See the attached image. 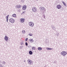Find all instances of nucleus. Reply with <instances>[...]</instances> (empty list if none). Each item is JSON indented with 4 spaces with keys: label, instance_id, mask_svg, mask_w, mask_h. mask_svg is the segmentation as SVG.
<instances>
[{
    "label": "nucleus",
    "instance_id": "obj_30",
    "mask_svg": "<svg viewBox=\"0 0 67 67\" xmlns=\"http://www.w3.org/2000/svg\"><path fill=\"white\" fill-rule=\"evenodd\" d=\"M36 1H38V0H36Z\"/></svg>",
    "mask_w": 67,
    "mask_h": 67
},
{
    "label": "nucleus",
    "instance_id": "obj_17",
    "mask_svg": "<svg viewBox=\"0 0 67 67\" xmlns=\"http://www.w3.org/2000/svg\"><path fill=\"white\" fill-rule=\"evenodd\" d=\"M63 3V4H64V5H65V6H66V3H65L64 2V1H63L62 2Z\"/></svg>",
    "mask_w": 67,
    "mask_h": 67
},
{
    "label": "nucleus",
    "instance_id": "obj_8",
    "mask_svg": "<svg viewBox=\"0 0 67 67\" xmlns=\"http://www.w3.org/2000/svg\"><path fill=\"white\" fill-rule=\"evenodd\" d=\"M27 62L29 64V65H31V63H32V61H31V60H28Z\"/></svg>",
    "mask_w": 67,
    "mask_h": 67
},
{
    "label": "nucleus",
    "instance_id": "obj_27",
    "mask_svg": "<svg viewBox=\"0 0 67 67\" xmlns=\"http://www.w3.org/2000/svg\"><path fill=\"white\" fill-rule=\"evenodd\" d=\"M28 40V38H26L25 39V41H27Z\"/></svg>",
    "mask_w": 67,
    "mask_h": 67
},
{
    "label": "nucleus",
    "instance_id": "obj_26",
    "mask_svg": "<svg viewBox=\"0 0 67 67\" xmlns=\"http://www.w3.org/2000/svg\"><path fill=\"white\" fill-rule=\"evenodd\" d=\"M28 44L26 42H25V45H26V46H27L28 45Z\"/></svg>",
    "mask_w": 67,
    "mask_h": 67
},
{
    "label": "nucleus",
    "instance_id": "obj_21",
    "mask_svg": "<svg viewBox=\"0 0 67 67\" xmlns=\"http://www.w3.org/2000/svg\"><path fill=\"white\" fill-rule=\"evenodd\" d=\"M6 63V62H5V61H3V64H5Z\"/></svg>",
    "mask_w": 67,
    "mask_h": 67
},
{
    "label": "nucleus",
    "instance_id": "obj_25",
    "mask_svg": "<svg viewBox=\"0 0 67 67\" xmlns=\"http://www.w3.org/2000/svg\"><path fill=\"white\" fill-rule=\"evenodd\" d=\"M52 28L53 29H53V28H54V25H52Z\"/></svg>",
    "mask_w": 67,
    "mask_h": 67
},
{
    "label": "nucleus",
    "instance_id": "obj_16",
    "mask_svg": "<svg viewBox=\"0 0 67 67\" xmlns=\"http://www.w3.org/2000/svg\"><path fill=\"white\" fill-rule=\"evenodd\" d=\"M13 17H16V15L15 14H14L13 15Z\"/></svg>",
    "mask_w": 67,
    "mask_h": 67
},
{
    "label": "nucleus",
    "instance_id": "obj_15",
    "mask_svg": "<svg viewBox=\"0 0 67 67\" xmlns=\"http://www.w3.org/2000/svg\"><path fill=\"white\" fill-rule=\"evenodd\" d=\"M38 49L39 51H41V50L42 49V48L41 47H39L38 48Z\"/></svg>",
    "mask_w": 67,
    "mask_h": 67
},
{
    "label": "nucleus",
    "instance_id": "obj_14",
    "mask_svg": "<svg viewBox=\"0 0 67 67\" xmlns=\"http://www.w3.org/2000/svg\"><path fill=\"white\" fill-rule=\"evenodd\" d=\"M29 54L30 55H32V54H33V52H32V51H31L29 52Z\"/></svg>",
    "mask_w": 67,
    "mask_h": 67
},
{
    "label": "nucleus",
    "instance_id": "obj_2",
    "mask_svg": "<svg viewBox=\"0 0 67 67\" xmlns=\"http://www.w3.org/2000/svg\"><path fill=\"white\" fill-rule=\"evenodd\" d=\"M32 8L33 9H32V10L33 12H37V9H36V8L35 7H34Z\"/></svg>",
    "mask_w": 67,
    "mask_h": 67
},
{
    "label": "nucleus",
    "instance_id": "obj_28",
    "mask_svg": "<svg viewBox=\"0 0 67 67\" xmlns=\"http://www.w3.org/2000/svg\"><path fill=\"white\" fill-rule=\"evenodd\" d=\"M25 13V11H24V12L22 13Z\"/></svg>",
    "mask_w": 67,
    "mask_h": 67
},
{
    "label": "nucleus",
    "instance_id": "obj_1",
    "mask_svg": "<svg viewBox=\"0 0 67 67\" xmlns=\"http://www.w3.org/2000/svg\"><path fill=\"white\" fill-rule=\"evenodd\" d=\"M61 54L62 55H63V56H66V54H67V53H66V52L65 51H63L61 53Z\"/></svg>",
    "mask_w": 67,
    "mask_h": 67
},
{
    "label": "nucleus",
    "instance_id": "obj_5",
    "mask_svg": "<svg viewBox=\"0 0 67 67\" xmlns=\"http://www.w3.org/2000/svg\"><path fill=\"white\" fill-rule=\"evenodd\" d=\"M57 9H61V8H62V6H61L59 4L57 5Z\"/></svg>",
    "mask_w": 67,
    "mask_h": 67
},
{
    "label": "nucleus",
    "instance_id": "obj_4",
    "mask_svg": "<svg viewBox=\"0 0 67 67\" xmlns=\"http://www.w3.org/2000/svg\"><path fill=\"white\" fill-rule=\"evenodd\" d=\"M14 19L13 18H11L9 20V22H10L12 23H13L14 22Z\"/></svg>",
    "mask_w": 67,
    "mask_h": 67
},
{
    "label": "nucleus",
    "instance_id": "obj_10",
    "mask_svg": "<svg viewBox=\"0 0 67 67\" xmlns=\"http://www.w3.org/2000/svg\"><path fill=\"white\" fill-rule=\"evenodd\" d=\"M26 5H24L23 7V9L24 10H26Z\"/></svg>",
    "mask_w": 67,
    "mask_h": 67
},
{
    "label": "nucleus",
    "instance_id": "obj_20",
    "mask_svg": "<svg viewBox=\"0 0 67 67\" xmlns=\"http://www.w3.org/2000/svg\"><path fill=\"white\" fill-rule=\"evenodd\" d=\"M33 49L34 50H35V47H33L32 48V49Z\"/></svg>",
    "mask_w": 67,
    "mask_h": 67
},
{
    "label": "nucleus",
    "instance_id": "obj_11",
    "mask_svg": "<svg viewBox=\"0 0 67 67\" xmlns=\"http://www.w3.org/2000/svg\"><path fill=\"white\" fill-rule=\"evenodd\" d=\"M16 8H18L19 9V8H20L21 7V5H16Z\"/></svg>",
    "mask_w": 67,
    "mask_h": 67
},
{
    "label": "nucleus",
    "instance_id": "obj_22",
    "mask_svg": "<svg viewBox=\"0 0 67 67\" xmlns=\"http://www.w3.org/2000/svg\"><path fill=\"white\" fill-rule=\"evenodd\" d=\"M22 47H23V46H20V49H22Z\"/></svg>",
    "mask_w": 67,
    "mask_h": 67
},
{
    "label": "nucleus",
    "instance_id": "obj_18",
    "mask_svg": "<svg viewBox=\"0 0 67 67\" xmlns=\"http://www.w3.org/2000/svg\"><path fill=\"white\" fill-rule=\"evenodd\" d=\"M29 41L30 42H33V40L32 39H29Z\"/></svg>",
    "mask_w": 67,
    "mask_h": 67
},
{
    "label": "nucleus",
    "instance_id": "obj_7",
    "mask_svg": "<svg viewBox=\"0 0 67 67\" xmlns=\"http://www.w3.org/2000/svg\"><path fill=\"white\" fill-rule=\"evenodd\" d=\"M25 21V19L24 18H21L20 19V21L21 23H23Z\"/></svg>",
    "mask_w": 67,
    "mask_h": 67
},
{
    "label": "nucleus",
    "instance_id": "obj_3",
    "mask_svg": "<svg viewBox=\"0 0 67 67\" xmlns=\"http://www.w3.org/2000/svg\"><path fill=\"white\" fill-rule=\"evenodd\" d=\"M29 24L30 26L33 27L34 26V23L33 22H29Z\"/></svg>",
    "mask_w": 67,
    "mask_h": 67
},
{
    "label": "nucleus",
    "instance_id": "obj_6",
    "mask_svg": "<svg viewBox=\"0 0 67 67\" xmlns=\"http://www.w3.org/2000/svg\"><path fill=\"white\" fill-rule=\"evenodd\" d=\"M40 10H44L45 12L46 11V9H45V8L44 7H40Z\"/></svg>",
    "mask_w": 67,
    "mask_h": 67
},
{
    "label": "nucleus",
    "instance_id": "obj_19",
    "mask_svg": "<svg viewBox=\"0 0 67 67\" xmlns=\"http://www.w3.org/2000/svg\"><path fill=\"white\" fill-rule=\"evenodd\" d=\"M25 32V31L24 30H23L22 32V33H23V34H24Z\"/></svg>",
    "mask_w": 67,
    "mask_h": 67
},
{
    "label": "nucleus",
    "instance_id": "obj_29",
    "mask_svg": "<svg viewBox=\"0 0 67 67\" xmlns=\"http://www.w3.org/2000/svg\"><path fill=\"white\" fill-rule=\"evenodd\" d=\"M1 66H0V67H3V66H2V65H1Z\"/></svg>",
    "mask_w": 67,
    "mask_h": 67
},
{
    "label": "nucleus",
    "instance_id": "obj_13",
    "mask_svg": "<svg viewBox=\"0 0 67 67\" xmlns=\"http://www.w3.org/2000/svg\"><path fill=\"white\" fill-rule=\"evenodd\" d=\"M46 49L47 50H52V49H53L50 48H47Z\"/></svg>",
    "mask_w": 67,
    "mask_h": 67
},
{
    "label": "nucleus",
    "instance_id": "obj_9",
    "mask_svg": "<svg viewBox=\"0 0 67 67\" xmlns=\"http://www.w3.org/2000/svg\"><path fill=\"white\" fill-rule=\"evenodd\" d=\"M4 38L5 41H8V36H5Z\"/></svg>",
    "mask_w": 67,
    "mask_h": 67
},
{
    "label": "nucleus",
    "instance_id": "obj_12",
    "mask_svg": "<svg viewBox=\"0 0 67 67\" xmlns=\"http://www.w3.org/2000/svg\"><path fill=\"white\" fill-rule=\"evenodd\" d=\"M9 15H8L6 17V18L7 19V22H8V18H9Z\"/></svg>",
    "mask_w": 67,
    "mask_h": 67
},
{
    "label": "nucleus",
    "instance_id": "obj_23",
    "mask_svg": "<svg viewBox=\"0 0 67 67\" xmlns=\"http://www.w3.org/2000/svg\"><path fill=\"white\" fill-rule=\"evenodd\" d=\"M20 43L21 44V45H23V44H24L23 42H21Z\"/></svg>",
    "mask_w": 67,
    "mask_h": 67
},
{
    "label": "nucleus",
    "instance_id": "obj_24",
    "mask_svg": "<svg viewBox=\"0 0 67 67\" xmlns=\"http://www.w3.org/2000/svg\"><path fill=\"white\" fill-rule=\"evenodd\" d=\"M29 35H30V36H32L33 35L31 34H29Z\"/></svg>",
    "mask_w": 67,
    "mask_h": 67
}]
</instances>
